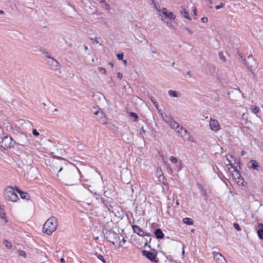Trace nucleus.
Returning <instances> with one entry per match:
<instances>
[{
	"instance_id": "obj_1",
	"label": "nucleus",
	"mask_w": 263,
	"mask_h": 263,
	"mask_svg": "<svg viewBox=\"0 0 263 263\" xmlns=\"http://www.w3.org/2000/svg\"><path fill=\"white\" fill-rule=\"evenodd\" d=\"M80 181V173L78 168L67 171L63 177V182L66 185H78L79 190L83 189Z\"/></svg>"
},
{
	"instance_id": "obj_2",
	"label": "nucleus",
	"mask_w": 263,
	"mask_h": 263,
	"mask_svg": "<svg viewBox=\"0 0 263 263\" xmlns=\"http://www.w3.org/2000/svg\"><path fill=\"white\" fill-rule=\"evenodd\" d=\"M58 226V219L54 216H52L48 218L44 223L43 231L48 235H51L57 230Z\"/></svg>"
},
{
	"instance_id": "obj_3",
	"label": "nucleus",
	"mask_w": 263,
	"mask_h": 263,
	"mask_svg": "<svg viewBox=\"0 0 263 263\" xmlns=\"http://www.w3.org/2000/svg\"><path fill=\"white\" fill-rule=\"evenodd\" d=\"M5 198L6 200L12 202H16L18 197L14 192V189L12 186H8L5 192Z\"/></svg>"
},
{
	"instance_id": "obj_4",
	"label": "nucleus",
	"mask_w": 263,
	"mask_h": 263,
	"mask_svg": "<svg viewBox=\"0 0 263 263\" xmlns=\"http://www.w3.org/2000/svg\"><path fill=\"white\" fill-rule=\"evenodd\" d=\"M142 254L152 262H158L159 261L158 259L156 257L157 251L155 249H151L150 251L143 250Z\"/></svg>"
},
{
	"instance_id": "obj_5",
	"label": "nucleus",
	"mask_w": 263,
	"mask_h": 263,
	"mask_svg": "<svg viewBox=\"0 0 263 263\" xmlns=\"http://www.w3.org/2000/svg\"><path fill=\"white\" fill-rule=\"evenodd\" d=\"M162 118L163 120H164L173 129H174L175 131L180 127V125L178 123L176 122L174 120H173L172 118L168 117L166 115H163V114H161Z\"/></svg>"
},
{
	"instance_id": "obj_6",
	"label": "nucleus",
	"mask_w": 263,
	"mask_h": 263,
	"mask_svg": "<svg viewBox=\"0 0 263 263\" xmlns=\"http://www.w3.org/2000/svg\"><path fill=\"white\" fill-rule=\"evenodd\" d=\"M176 132L184 141H193V139L190 136V133L182 126H180Z\"/></svg>"
},
{
	"instance_id": "obj_7",
	"label": "nucleus",
	"mask_w": 263,
	"mask_h": 263,
	"mask_svg": "<svg viewBox=\"0 0 263 263\" xmlns=\"http://www.w3.org/2000/svg\"><path fill=\"white\" fill-rule=\"evenodd\" d=\"M105 237L107 240L115 245V241H117L120 240V237L118 234L114 231H109L106 233Z\"/></svg>"
},
{
	"instance_id": "obj_8",
	"label": "nucleus",
	"mask_w": 263,
	"mask_h": 263,
	"mask_svg": "<svg viewBox=\"0 0 263 263\" xmlns=\"http://www.w3.org/2000/svg\"><path fill=\"white\" fill-rule=\"evenodd\" d=\"M15 143L11 137H8L7 135L4 136L2 139V147L4 148H7Z\"/></svg>"
},
{
	"instance_id": "obj_9",
	"label": "nucleus",
	"mask_w": 263,
	"mask_h": 263,
	"mask_svg": "<svg viewBox=\"0 0 263 263\" xmlns=\"http://www.w3.org/2000/svg\"><path fill=\"white\" fill-rule=\"evenodd\" d=\"M243 63L250 71H252V68L255 65V61L252 54H250L248 57L247 61L246 59H243Z\"/></svg>"
},
{
	"instance_id": "obj_10",
	"label": "nucleus",
	"mask_w": 263,
	"mask_h": 263,
	"mask_svg": "<svg viewBox=\"0 0 263 263\" xmlns=\"http://www.w3.org/2000/svg\"><path fill=\"white\" fill-rule=\"evenodd\" d=\"M100 202L103 204L104 206L106 207L109 211H111L112 207L115 205V202L111 199H104L101 198Z\"/></svg>"
},
{
	"instance_id": "obj_11",
	"label": "nucleus",
	"mask_w": 263,
	"mask_h": 263,
	"mask_svg": "<svg viewBox=\"0 0 263 263\" xmlns=\"http://www.w3.org/2000/svg\"><path fill=\"white\" fill-rule=\"evenodd\" d=\"M48 65L49 66L51 69L52 70H58L60 68V65L59 63L54 59L51 58L47 62Z\"/></svg>"
},
{
	"instance_id": "obj_12",
	"label": "nucleus",
	"mask_w": 263,
	"mask_h": 263,
	"mask_svg": "<svg viewBox=\"0 0 263 263\" xmlns=\"http://www.w3.org/2000/svg\"><path fill=\"white\" fill-rule=\"evenodd\" d=\"M134 232L137 234L138 235L140 236H150L149 233H147L144 232L140 227L137 225H133L132 226Z\"/></svg>"
},
{
	"instance_id": "obj_13",
	"label": "nucleus",
	"mask_w": 263,
	"mask_h": 263,
	"mask_svg": "<svg viewBox=\"0 0 263 263\" xmlns=\"http://www.w3.org/2000/svg\"><path fill=\"white\" fill-rule=\"evenodd\" d=\"M213 254L214 258L217 263H226V259L220 253L214 252Z\"/></svg>"
},
{
	"instance_id": "obj_14",
	"label": "nucleus",
	"mask_w": 263,
	"mask_h": 263,
	"mask_svg": "<svg viewBox=\"0 0 263 263\" xmlns=\"http://www.w3.org/2000/svg\"><path fill=\"white\" fill-rule=\"evenodd\" d=\"M211 129L215 132H217L220 129V125L217 120L211 119L209 123Z\"/></svg>"
},
{
	"instance_id": "obj_15",
	"label": "nucleus",
	"mask_w": 263,
	"mask_h": 263,
	"mask_svg": "<svg viewBox=\"0 0 263 263\" xmlns=\"http://www.w3.org/2000/svg\"><path fill=\"white\" fill-rule=\"evenodd\" d=\"M248 166L249 168H251L253 170H255L257 171H259V166L258 163L256 160H250L248 164Z\"/></svg>"
},
{
	"instance_id": "obj_16",
	"label": "nucleus",
	"mask_w": 263,
	"mask_h": 263,
	"mask_svg": "<svg viewBox=\"0 0 263 263\" xmlns=\"http://www.w3.org/2000/svg\"><path fill=\"white\" fill-rule=\"evenodd\" d=\"M162 13L166 17L168 18L171 20H174L175 19V17L174 16V14L172 12H168L167 11V10L165 8H163L161 10Z\"/></svg>"
},
{
	"instance_id": "obj_17",
	"label": "nucleus",
	"mask_w": 263,
	"mask_h": 263,
	"mask_svg": "<svg viewBox=\"0 0 263 263\" xmlns=\"http://www.w3.org/2000/svg\"><path fill=\"white\" fill-rule=\"evenodd\" d=\"M154 234L157 239H161L164 237V234L162 232V230L159 228L156 229L155 230Z\"/></svg>"
},
{
	"instance_id": "obj_18",
	"label": "nucleus",
	"mask_w": 263,
	"mask_h": 263,
	"mask_svg": "<svg viewBox=\"0 0 263 263\" xmlns=\"http://www.w3.org/2000/svg\"><path fill=\"white\" fill-rule=\"evenodd\" d=\"M258 229L257 231V235L259 238L263 239V224L261 223H258Z\"/></svg>"
},
{
	"instance_id": "obj_19",
	"label": "nucleus",
	"mask_w": 263,
	"mask_h": 263,
	"mask_svg": "<svg viewBox=\"0 0 263 263\" xmlns=\"http://www.w3.org/2000/svg\"><path fill=\"white\" fill-rule=\"evenodd\" d=\"M18 191H19V194L21 198H22L23 199H26L27 200L30 199V196L29 194H28L27 192H23L20 189H18Z\"/></svg>"
},
{
	"instance_id": "obj_20",
	"label": "nucleus",
	"mask_w": 263,
	"mask_h": 263,
	"mask_svg": "<svg viewBox=\"0 0 263 263\" xmlns=\"http://www.w3.org/2000/svg\"><path fill=\"white\" fill-rule=\"evenodd\" d=\"M168 94L171 97L176 98L180 97L181 96V94L179 92L172 90H168Z\"/></svg>"
},
{
	"instance_id": "obj_21",
	"label": "nucleus",
	"mask_w": 263,
	"mask_h": 263,
	"mask_svg": "<svg viewBox=\"0 0 263 263\" xmlns=\"http://www.w3.org/2000/svg\"><path fill=\"white\" fill-rule=\"evenodd\" d=\"M180 12L183 17L187 18L189 20H191V18L189 17V12L186 11L185 9L181 8V10H180Z\"/></svg>"
},
{
	"instance_id": "obj_22",
	"label": "nucleus",
	"mask_w": 263,
	"mask_h": 263,
	"mask_svg": "<svg viewBox=\"0 0 263 263\" xmlns=\"http://www.w3.org/2000/svg\"><path fill=\"white\" fill-rule=\"evenodd\" d=\"M0 217L3 219H5V222H7L8 220L6 219V214L4 211V208L0 204Z\"/></svg>"
},
{
	"instance_id": "obj_23",
	"label": "nucleus",
	"mask_w": 263,
	"mask_h": 263,
	"mask_svg": "<svg viewBox=\"0 0 263 263\" xmlns=\"http://www.w3.org/2000/svg\"><path fill=\"white\" fill-rule=\"evenodd\" d=\"M182 221L184 223L189 226L193 224L194 223L193 220L190 218H184L183 219Z\"/></svg>"
},
{
	"instance_id": "obj_24",
	"label": "nucleus",
	"mask_w": 263,
	"mask_h": 263,
	"mask_svg": "<svg viewBox=\"0 0 263 263\" xmlns=\"http://www.w3.org/2000/svg\"><path fill=\"white\" fill-rule=\"evenodd\" d=\"M100 122L103 124H106L107 123V119L103 112H101V120Z\"/></svg>"
},
{
	"instance_id": "obj_25",
	"label": "nucleus",
	"mask_w": 263,
	"mask_h": 263,
	"mask_svg": "<svg viewBox=\"0 0 263 263\" xmlns=\"http://www.w3.org/2000/svg\"><path fill=\"white\" fill-rule=\"evenodd\" d=\"M3 244L5 246V247L7 248V249H11L12 248V243L11 242L8 241L6 239H5L3 241Z\"/></svg>"
},
{
	"instance_id": "obj_26",
	"label": "nucleus",
	"mask_w": 263,
	"mask_h": 263,
	"mask_svg": "<svg viewBox=\"0 0 263 263\" xmlns=\"http://www.w3.org/2000/svg\"><path fill=\"white\" fill-rule=\"evenodd\" d=\"M4 126H5V128H6L7 130H8V131L12 130L13 129V127H12V125L11 124H10V123L9 122L5 123L4 124Z\"/></svg>"
},
{
	"instance_id": "obj_27",
	"label": "nucleus",
	"mask_w": 263,
	"mask_h": 263,
	"mask_svg": "<svg viewBox=\"0 0 263 263\" xmlns=\"http://www.w3.org/2000/svg\"><path fill=\"white\" fill-rule=\"evenodd\" d=\"M199 189L201 192V195L203 196H206V190H205V189L201 185L200 186H199Z\"/></svg>"
},
{
	"instance_id": "obj_28",
	"label": "nucleus",
	"mask_w": 263,
	"mask_h": 263,
	"mask_svg": "<svg viewBox=\"0 0 263 263\" xmlns=\"http://www.w3.org/2000/svg\"><path fill=\"white\" fill-rule=\"evenodd\" d=\"M99 3L101 4H104L105 6L106 7V9L109 11L110 10V7L109 5L106 3L105 0H97Z\"/></svg>"
},
{
	"instance_id": "obj_29",
	"label": "nucleus",
	"mask_w": 263,
	"mask_h": 263,
	"mask_svg": "<svg viewBox=\"0 0 263 263\" xmlns=\"http://www.w3.org/2000/svg\"><path fill=\"white\" fill-rule=\"evenodd\" d=\"M251 109L252 110V112L255 114H256L259 111V108L257 106H251Z\"/></svg>"
},
{
	"instance_id": "obj_30",
	"label": "nucleus",
	"mask_w": 263,
	"mask_h": 263,
	"mask_svg": "<svg viewBox=\"0 0 263 263\" xmlns=\"http://www.w3.org/2000/svg\"><path fill=\"white\" fill-rule=\"evenodd\" d=\"M129 115L133 118L134 121H136L138 118V115L135 112H131Z\"/></svg>"
},
{
	"instance_id": "obj_31",
	"label": "nucleus",
	"mask_w": 263,
	"mask_h": 263,
	"mask_svg": "<svg viewBox=\"0 0 263 263\" xmlns=\"http://www.w3.org/2000/svg\"><path fill=\"white\" fill-rule=\"evenodd\" d=\"M152 3H153L154 6V9H155L158 12H161L160 7L157 6L156 5V4L155 3H154V0H152Z\"/></svg>"
},
{
	"instance_id": "obj_32",
	"label": "nucleus",
	"mask_w": 263,
	"mask_h": 263,
	"mask_svg": "<svg viewBox=\"0 0 263 263\" xmlns=\"http://www.w3.org/2000/svg\"><path fill=\"white\" fill-rule=\"evenodd\" d=\"M96 255L97 256V257L100 259L103 263H106L105 260L104 259L103 256L97 253H96Z\"/></svg>"
},
{
	"instance_id": "obj_33",
	"label": "nucleus",
	"mask_w": 263,
	"mask_h": 263,
	"mask_svg": "<svg viewBox=\"0 0 263 263\" xmlns=\"http://www.w3.org/2000/svg\"><path fill=\"white\" fill-rule=\"evenodd\" d=\"M219 56L220 60H221L223 62L226 61V58L224 56L223 53L222 52H220L219 53Z\"/></svg>"
},
{
	"instance_id": "obj_34",
	"label": "nucleus",
	"mask_w": 263,
	"mask_h": 263,
	"mask_svg": "<svg viewBox=\"0 0 263 263\" xmlns=\"http://www.w3.org/2000/svg\"><path fill=\"white\" fill-rule=\"evenodd\" d=\"M170 160L173 163H176L177 162V158L174 156H171Z\"/></svg>"
},
{
	"instance_id": "obj_35",
	"label": "nucleus",
	"mask_w": 263,
	"mask_h": 263,
	"mask_svg": "<svg viewBox=\"0 0 263 263\" xmlns=\"http://www.w3.org/2000/svg\"><path fill=\"white\" fill-rule=\"evenodd\" d=\"M233 227L235 229H236L238 231L241 230L239 225L237 223H234L233 224Z\"/></svg>"
},
{
	"instance_id": "obj_36",
	"label": "nucleus",
	"mask_w": 263,
	"mask_h": 263,
	"mask_svg": "<svg viewBox=\"0 0 263 263\" xmlns=\"http://www.w3.org/2000/svg\"><path fill=\"white\" fill-rule=\"evenodd\" d=\"M117 58L119 60H123V53H118L117 55Z\"/></svg>"
},
{
	"instance_id": "obj_37",
	"label": "nucleus",
	"mask_w": 263,
	"mask_h": 263,
	"mask_svg": "<svg viewBox=\"0 0 263 263\" xmlns=\"http://www.w3.org/2000/svg\"><path fill=\"white\" fill-rule=\"evenodd\" d=\"M19 254L22 256H23L24 257H26V252L23 250H20L19 251Z\"/></svg>"
},
{
	"instance_id": "obj_38",
	"label": "nucleus",
	"mask_w": 263,
	"mask_h": 263,
	"mask_svg": "<svg viewBox=\"0 0 263 263\" xmlns=\"http://www.w3.org/2000/svg\"><path fill=\"white\" fill-rule=\"evenodd\" d=\"M224 4L221 3L220 5L216 6L215 8L218 10L224 7Z\"/></svg>"
},
{
	"instance_id": "obj_39",
	"label": "nucleus",
	"mask_w": 263,
	"mask_h": 263,
	"mask_svg": "<svg viewBox=\"0 0 263 263\" xmlns=\"http://www.w3.org/2000/svg\"><path fill=\"white\" fill-rule=\"evenodd\" d=\"M98 70L100 72L105 74L106 73V69L104 68L103 67H99Z\"/></svg>"
},
{
	"instance_id": "obj_40",
	"label": "nucleus",
	"mask_w": 263,
	"mask_h": 263,
	"mask_svg": "<svg viewBox=\"0 0 263 263\" xmlns=\"http://www.w3.org/2000/svg\"><path fill=\"white\" fill-rule=\"evenodd\" d=\"M32 134L35 136H38L39 135V133L36 129H33L32 130Z\"/></svg>"
},
{
	"instance_id": "obj_41",
	"label": "nucleus",
	"mask_w": 263,
	"mask_h": 263,
	"mask_svg": "<svg viewBox=\"0 0 263 263\" xmlns=\"http://www.w3.org/2000/svg\"><path fill=\"white\" fill-rule=\"evenodd\" d=\"M117 77L118 79H119L120 80L122 79V78H123V74L122 73L119 72L117 73Z\"/></svg>"
},
{
	"instance_id": "obj_42",
	"label": "nucleus",
	"mask_w": 263,
	"mask_h": 263,
	"mask_svg": "<svg viewBox=\"0 0 263 263\" xmlns=\"http://www.w3.org/2000/svg\"><path fill=\"white\" fill-rule=\"evenodd\" d=\"M151 238H149V241H148L147 240H146V242H145V245H144V246H148V247L149 248H151V246H150V245H148V243L149 242H151Z\"/></svg>"
},
{
	"instance_id": "obj_43",
	"label": "nucleus",
	"mask_w": 263,
	"mask_h": 263,
	"mask_svg": "<svg viewBox=\"0 0 263 263\" xmlns=\"http://www.w3.org/2000/svg\"><path fill=\"white\" fill-rule=\"evenodd\" d=\"M150 99L151 101L153 102V104H155L157 103V101L155 100V99L153 97H151L150 98Z\"/></svg>"
},
{
	"instance_id": "obj_44",
	"label": "nucleus",
	"mask_w": 263,
	"mask_h": 263,
	"mask_svg": "<svg viewBox=\"0 0 263 263\" xmlns=\"http://www.w3.org/2000/svg\"><path fill=\"white\" fill-rule=\"evenodd\" d=\"M201 21L202 23H205L208 21V18L205 17H203L201 18Z\"/></svg>"
},
{
	"instance_id": "obj_45",
	"label": "nucleus",
	"mask_w": 263,
	"mask_h": 263,
	"mask_svg": "<svg viewBox=\"0 0 263 263\" xmlns=\"http://www.w3.org/2000/svg\"><path fill=\"white\" fill-rule=\"evenodd\" d=\"M52 157L53 158H56V159H59V160H63L64 159L63 158H62L61 157L56 156L54 155H52Z\"/></svg>"
},
{
	"instance_id": "obj_46",
	"label": "nucleus",
	"mask_w": 263,
	"mask_h": 263,
	"mask_svg": "<svg viewBox=\"0 0 263 263\" xmlns=\"http://www.w3.org/2000/svg\"><path fill=\"white\" fill-rule=\"evenodd\" d=\"M185 29L188 31V32L192 34L193 33L192 31L187 27L185 28Z\"/></svg>"
},
{
	"instance_id": "obj_47",
	"label": "nucleus",
	"mask_w": 263,
	"mask_h": 263,
	"mask_svg": "<svg viewBox=\"0 0 263 263\" xmlns=\"http://www.w3.org/2000/svg\"><path fill=\"white\" fill-rule=\"evenodd\" d=\"M182 168V162L181 161L180 162L179 165L178 166V171H179Z\"/></svg>"
},
{
	"instance_id": "obj_48",
	"label": "nucleus",
	"mask_w": 263,
	"mask_h": 263,
	"mask_svg": "<svg viewBox=\"0 0 263 263\" xmlns=\"http://www.w3.org/2000/svg\"><path fill=\"white\" fill-rule=\"evenodd\" d=\"M145 132V130L144 129V128L142 127V132L140 133V134H144Z\"/></svg>"
},
{
	"instance_id": "obj_49",
	"label": "nucleus",
	"mask_w": 263,
	"mask_h": 263,
	"mask_svg": "<svg viewBox=\"0 0 263 263\" xmlns=\"http://www.w3.org/2000/svg\"><path fill=\"white\" fill-rule=\"evenodd\" d=\"M187 73V74L188 76H189L190 77H191L192 76V74H191V72L190 71H188L187 72V73Z\"/></svg>"
},
{
	"instance_id": "obj_50",
	"label": "nucleus",
	"mask_w": 263,
	"mask_h": 263,
	"mask_svg": "<svg viewBox=\"0 0 263 263\" xmlns=\"http://www.w3.org/2000/svg\"><path fill=\"white\" fill-rule=\"evenodd\" d=\"M246 154V152L245 151H242L241 152V156H243Z\"/></svg>"
},
{
	"instance_id": "obj_51",
	"label": "nucleus",
	"mask_w": 263,
	"mask_h": 263,
	"mask_svg": "<svg viewBox=\"0 0 263 263\" xmlns=\"http://www.w3.org/2000/svg\"><path fill=\"white\" fill-rule=\"evenodd\" d=\"M166 24L168 26H172V23L170 22H166Z\"/></svg>"
},
{
	"instance_id": "obj_52",
	"label": "nucleus",
	"mask_w": 263,
	"mask_h": 263,
	"mask_svg": "<svg viewBox=\"0 0 263 263\" xmlns=\"http://www.w3.org/2000/svg\"><path fill=\"white\" fill-rule=\"evenodd\" d=\"M14 189V190H15V191L17 192V193H18L19 194V191H18V189H19V188H18L16 186H15V188Z\"/></svg>"
},
{
	"instance_id": "obj_53",
	"label": "nucleus",
	"mask_w": 263,
	"mask_h": 263,
	"mask_svg": "<svg viewBox=\"0 0 263 263\" xmlns=\"http://www.w3.org/2000/svg\"><path fill=\"white\" fill-rule=\"evenodd\" d=\"M154 105L155 106L156 108L158 110V103H156V104H155Z\"/></svg>"
},
{
	"instance_id": "obj_54",
	"label": "nucleus",
	"mask_w": 263,
	"mask_h": 263,
	"mask_svg": "<svg viewBox=\"0 0 263 263\" xmlns=\"http://www.w3.org/2000/svg\"><path fill=\"white\" fill-rule=\"evenodd\" d=\"M60 260L62 262V263H65V259L63 258H61Z\"/></svg>"
},
{
	"instance_id": "obj_55",
	"label": "nucleus",
	"mask_w": 263,
	"mask_h": 263,
	"mask_svg": "<svg viewBox=\"0 0 263 263\" xmlns=\"http://www.w3.org/2000/svg\"><path fill=\"white\" fill-rule=\"evenodd\" d=\"M214 101H217V102L219 101V98H218V97H215V98H214Z\"/></svg>"
},
{
	"instance_id": "obj_56",
	"label": "nucleus",
	"mask_w": 263,
	"mask_h": 263,
	"mask_svg": "<svg viewBox=\"0 0 263 263\" xmlns=\"http://www.w3.org/2000/svg\"><path fill=\"white\" fill-rule=\"evenodd\" d=\"M46 54H47L46 57H47L48 58H49L50 60H51V59L52 58L50 57V55L49 54H48V53H47Z\"/></svg>"
},
{
	"instance_id": "obj_57",
	"label": "nucleus",
	"mask_w": 263,
	"mask_h": 263,
	"mask_svg": "<svg viewBox=\"0 0 263 263\" xmlns=\"http://www.w3.org/2000/svg\"><path fill=\"white\" fill-rule=\"evenodd\" d=\"M175 203H176V205H179V201L177 200L176 201Z\"/></svg>"
},
{
	"instance_id": "obj_58",
	"label": "nucleus",
	"mask_w": 263,
	"mask_h": 263,
	"mask_svg": "<svg viewBox=\"0 0 263 263\" xmlns=\"http://www.w3.org/2000/svg\"><path fill=\"white\" fill-rule=\"evenodd\" d=\"M196 12H197L196 9V8H194V14L195 15H196Z\"/></svg>"
},
{
	"instance_id": "obj_59",
	"label": "nucleus",
	"mask_w": 263,
	"mask_h": 263,
	"mask_svg": "<svg viewBox=\"0 0 263 263\" xmlns=\"http://www.w3.org/2000/svg\"><path fill=\"white\" fill-rule=\"evenodd\" d=\"M109 65L111 68L114 67V64L112 63H109Z\"/></svg>"
},
{
	"instance_id": "obj_60",
	"label": "nucleus",
	"mask_w": 263,
	"mask_h": 263,
	"mask_svg": "<svg viewBox=\"0 0 263 263\" xmlns=\"http://www.w3.org/2000/svg\"><path fill=\"white\" fill-rule=\"evenodd\" d=\"M4 13H5V12L4 11L0 10V14H3Z\"/></svg>"
},
{
	"instance_id": "obj_61",
	"label": "nucleus",
	"mask_w": 263,
	"mask_h": 263,
	"mask_svg": "<svg viewBox=\"0 0 263 263\" xmlns=\"http://www.w3.org/2000/svg\"><path fill=\"white\" fill-rule=\"evenodd\" d=\"M84 49L85 50H88V47L85 45H84Z\"/></svg>"
},
{
	"instance_id": "obj_62",
	"label": "nucleus",
	"mask_w": 263,
	"mask_h": 263,
	"mask_svg": "<svg viewBox=\"0 0 263 263\" xmlns=\"http://www.w3.org/2000/svg\"><path fill=\"white\" fill-rule=\"evenodd\" d=\"M123 61L124 64L125 65H126L127 64V61L125 60H123Z\"/></svg>"
},
{
	"instance_id": "obj_63",
	"label": "nucleus",
	"mask_w": 263,
	"mask_h": 263,
	"mask_svg": "<svg viewBox=\"0 0 263 263\" xmlns=\"http://www.w3.org/2000/svg\"><path fill=\"white\" fill-rule=\"evenodd\" d=\"M99 113V111H96V112H94V114L96 115H97Z\"/></svg>"
},
{
	"instance_id": "obj_64",
	"label": "nucleus",
	"mask_w": 263,
	"mask_h": 263,
	"mask_svg": "<svg viewBox=\"0 0 263 263\" xmlns=\"http://www.w3.org/2000/svg\"><path fill=\"white\" fill-rule=\"evenodd\" d=\"M95 41L97 44H98L99 43L97 38L95 40Z\"/></svg>"
}]
</instances>
